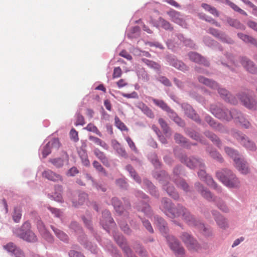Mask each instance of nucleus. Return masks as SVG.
Segmentation results:
<instances>
[{
	"mask_svg": "<svg viewBox=\"0 0 257 257\" xmlns=\"http://www.w3.org/2000/svg\"><path fill=\"white\" fill-rule=\"evenodd\" d=\"M161 209L169 217L173 218H181L189 225L197 227L203 233L206 232L207 228L205 227L204 224L196 221L188 210L183 207L178 206L176 208H172L171 202L169 199L166 198L163 199Z\"/></svg>",
	"mask_w": 257,
	"mask_h": 257,
	"instance_id": "nucleus-1",
	"label": "nucleus"
},
{
	"mask_svg": "<svg viewBox=\"0 0 257 257\" xmlns=\"http://www.w3.org/2000/svg\"><path fill=\"white\" fill-rule=\"evenodd\" d=\"M217 178L226 187L228 188H238L240 185V182L231 171L223 170L218 171L216 173Z\"/></svg>",
	"mask_w": 257,
	"mask_h": 257,
	"instance_id": "nucleus-2",
	"label": "nucleus"
},
{
	"mask_svg": "<svg viewBox=\"0 0 257 257\" xmlns=\"http://www.w3.org/2000/svg\"><path fill=\"white\" fill-rule=\"evenodd\" d=\"M198 80L200 83L209 87L211 89H217L220 96L225 101H228L233 104L237 103V100L230 94H229L226 89L220 88L218 84L215 81H212L208 78L201 76L198 77Z\"/></svg>",
	"mask_w": 257,
	"mask_h": 257,
	"instance_id": "nucleus-3",
	"label": "nucleus"
},
{
	"mask_svg": "<svg viewBox=\"0 0 257 257\" xmlns=\"http://www.w3.org/2000/svg\"><path fill=\"white\" fill-rule=\"evenodd\" d=\"M31 225L29 221L25 222L21 228L13 230L14 234L20 238L28 242H35L37 238L35 233L31 230Z\"/></svg>",
	"mask_w": 257,
	"mask_h": 257,
	"instance_id": "nucleus-4",
	"label": "nucleus"
},
{
	"mask_svg": "<svg viewBox=\"0 0 257 257\" xmlns=\"http://www.w3.org/2000/svg\"><path fill=\"white\" fill-rule=\"evenodd\" d=\"M210 110L215 117L226 121H229L233 119L236 111L235 110H229L226 108L215 104L211 105Z\"/></svg>",
	"mask_w": 257,
	"mask_h": 257,
	"instance_id": "nucleus-5",
	"label": "nucleus"
},
{
	"mask_svg": "<svg viewBox=\"0 0 257 257\" xmlns=\"http://www.w3.org/2000/svg\"><path fill=\"white\" fill-rule=\"evenodd\" d=\"M170 248L173 250L177 257H185V251L179 241L173 236H167Z\"/></svg>",
	"mask_w": 257,
	"mask_h": 257,
	"instance_id": "nucleus-6",
	"label": "nucleus"
},
{
	"mask_svg": "<svg viewBox=\"0 0 257 257\" xmlns=\"http://www.w3.org/2000/svg\"><path fill=\"white\" fill-rule=\"evenodd\" d=\"M231 135L247 149L250 151L256 150L255 144L249 140L244 135L236 130L231 131Z\"/></svg>",
	"mask_w": 257,
	"mask_h": 257,
	"instance_id": "nucleus-7",
	"label": "nucleus"
},
{
	"mask_svg": "<svg viewBox=\"0 0 257 257\" xmlns=\"http://www.w3.org/2000/svg\"><path fill=\"white\" fill-rule=\"evenodd\" d=\"M180 238L189 250L197 251L200 248V245L197 241L189 233L187 232L182 233L180 236Z\"/></svg>",
	"mask_w": 257,
	"mask_h": 257,
	"instance_id": "nucleus-8",
	"label": "nucleus"
},
{
	"mask_svg": "<svg viewBox=\"0 0 257 257\" xmlns=\"http://www.w3.org/2000/svg\"><path fill=\"white\" fill-rule=\"evenodd\" d=\"M181 161L185 163L186 165L190 168L204 167V164L200 160L193 157L187 158L186 157H183L181 158Z\"/></svg>",
	"mask_w": 257,
	"mask_h": 257,
	"instance_id": "nucleus-9",
	"label": "nucleus"
},
{
	"mask_svg": "<svg viewBox=\"0 0 257 257\" xmlns=\"http://www.w3.org/2000/svg\"><path fill=\"white\" fill-rule=\"evenodd\" d=\"M42 176L43 178L53 182H62V177L50 169H47L42 172Z\"/></svg>",
	"mask_w": 257,
	"mask_h": 257,
	"instance_id": "nucleus-10",
	"label": "nucleus"
},
{
	"mask_svg": "<svg viewBox=\"0 0 257 257\" xmlns=\"http://www.w3.org/2000/svg\"><path fill=\"white\" fill-rule=\"evenodd\" d=\"M198 175L200 178L205 181L209 186L218 191H220L213 179L210 176L206 175V172L204 170L200 169L198 172Z\"/></svg>",
	"mask_w": 257,
	"mask_h": 257,
	"instance_id": "nucleus-11",
	"label": "nucleus"
},
{
	"mask_svg": "<svg viewBox=\"0 0 257 257\" xmlns=\"http://www.w3.org/2000/svg\"><path fill=\"white\" fill-rule=\"evenodd\" d=\"M167 14L170 18L171 20L174 23L181 26H185L186 24L182 16L180 13L175 11L171 10L167 12Z\"/></svg>",
	"mask_w": 257,
	"mask_h": 257,
	"instance_id": "nucleus-12",
	"label": "nucleus"
},
{
	"mask_svg": "<svg viewBox=\"0 0 257 257\" xmlns=\"http://www.w3.org/2000/svg\"><path fill=\"white\" fill-rule=\"evenodd\" d=\"M236 169L242 174H247L249 173L250 169L247 162L242 158H238L235 162Z\"/></svg>",
	"mask_w": 257,
	"mask_h": 257,
	"instance_id": "nucleus-13",
	"label": "nucleus"
},
{
	"mask_svg": "<svg viewBox=\"0 0 257 257\" xmlns=\"http://www.w3.org/2000/svg\"><path fill=\"white\" fill-rule=\"evenodd\" d=\"M182 107L184 109L185 114L188 117L198 123H200L201 119H200L199 116L195 112V110L193 109L191 106L188 104H184L182 105Z\"/></svg>",
	"mask_w": 257,
	"mask_h": 257,
	"instance_id": "nucleus-14",
	"label": "nucleus"
},
{
	"mask_svg": "<svg viewBox=\"0 0 257 257\" xmlns=\"http://www.w3.org/2000/svg\"><path fill=\"white\" fill-rule=\"evenodd\" d=\"M114 237L117 243L120 245V246L122 248L125 253L126 254L127 257H136L132 253V251L129 247L125 244L124 238L122 236L115 235Z\"/></svg>",
	"mask_w": 257,
	"mask_h": 257,
	"instance_id": "nucleus-15",
	"label": "nucleus"
},
{
	"mask_svg": "<svg viewBox=\"0 0 257 257\" xmlns=\"http://www.w3.org/2000/svg\"><path fill=\"white\" fill-rule=\"evenodd\" d=\"M100 223L105 229H106V227L113 225V219L108 210H105L102 212V218L100 220Z\"/></svg>",
	"mask_w": 257,
	"mask_h": 257,
	"instance_id": "nucleus-16",
	"label": "nucleus"
},
{
	"mask_svg": "<svg viewBox=\"0 0 257 257\" xmlns=\"http://www.w3.org/2000/svg\"><path fill=\"white\" fill-rule=\"evenodd\" d=\"M4 248L8 251L13 253L16 255V257L24 256L23 252L20 248H17L12 242H9L4 245Z\"/></svg>",
	"mask_w": 257,
	"mask_h": 257,
	"instance_id": "nucleus-17",
	"label": "nucleus"
},
{
	"mask_svg": "<svg viewBox=\"0 0 257 257\" xmlns=\"http://www.w3.org/2000/svg\"><path fill=\"white\" fill-rule=\"evenodd\" d=\"M240 62L246 70L250 73L252 74L257 73V67L255 66L252 62L247 60V58H242Z\"/></svg>",
	"mask_w": 257,
	"mask_h": 257,
	"instance_id": "nucleus-18",
	"label": "nucleus"
},
{
	"mask_svg": "<svg viewBox=\"0 0 257 257\" xmlns=\"http://www.w3.org/2000/svg\"><path fill=\"white\" fill-rule=\"evenodd\" d=\"M188 56L190 60L199 64H202L205 66H208L209 63L202 57L199 54L195 52H190L188 53Z\"/></svg>",
	"mask_w": 257,
	"mask_h": 257,
	"instance_id": "nucleus-19",
	"label": "nucleus"
},
{
	"mask_svg": "<svg viewBox=\"0 0 257 257\" xmlns=\"http://www.w3.org/2000/svg\"><path fill=\"white\" fill-rule=\"evenodd\" d=\"M233 118L235 119L236 122H239L240 125L246 128L249 127L250 126V122L245 119L242 113L237 111H236Z\"/></svg>",
	"mask_w": 257,
	"mask_h": 257,
	"instance_id": "nucleus-20",
	"label": "nucleus"
},
{
	"mask_svg": "<svg viewBox=\"0 0 257 257\" xmlns=\"http://www.w3.org/2000/svg\"><path fill=\"white\" fill-rule=\"evenodd\" d=\"M241 102L247 108L250 109H257V102L252 99H250L247 95L240 98Z\"/></svg>",
	"mask_w": 257,
	"mask_h": 257,
	"instance_id": "nucleus-21",
	"label": "nucleus"
},
{
	"mask_svg": "<svg viewBox=\"0 0 257 257\" xmlns=\"http://www.w3.org/2000/svg\"><path fill=\"white\" fill-rule=\"evenodd\" d=\"M37 228L42 235L49 241L52 240L51 236L48 232L44 223L41 220H38L37 223Z\"/></svg>",
	"mask_w": 257,
	"mask_h": 257,
	"instance_id": "nucleus-22",
	"label": "nucleus"
},
{
	"mask_svg": "<svg viewBox=\"0 0 257 257\" xmlns=\"http://www.w3.org/2000/svg\"><path fill=\"white\" fill-rule=\"evenodd\" d=\"M169 63L172 66L183 72L188 70V67H187L184 63L178 60L171 59L169 60Z\"/></svg>",
	"mask_w": 257,
	"mask_h": 257,
	"instance_id": "nucleus-23",
	"label": "nucleus"
},
{
	"mask_svg": "<svg viewBox=\"0 0 257 257\" xmlns=\"http://www.w3.org/2000/svg\"><path fill=\"white\" fill-rule=\"evenodd\" d=\"M152 100L155 105L159 106L163 110L167 111L169 113H171L175 115V112L168 106V105L163 100L157 99L155 98H152Z\"/></svg>",
	"mask_w": 257,
	"mask_h": 257,
	"instance_id": "nucleus-24",
	"label": "nucleus"
},
{
	"mask_svg": "<svg viewBox=\"0 0 257 257\" xmlns=\"http://www.w3.org/2000/svg\"><path fill=\"white\" fill-rule=\"evenodd\" d=\"M205 120L210 125V126L219 132H223L224 131V127L219 123H217L215 120L210 116L207 115L205 117Z\"/></svg>",
	"mask_w": 257,
	"mask_h": 257,
	"instance_id": "nucleus-25",
	"label": "nucleus"
},
{
	"mask_svg": "<svg viewBox=\"0 0 257 257\" xmlns=\"http://www.w3.org/2000/svg\"><path fill=\"white\" fill-rule=\"evenodd\" d=\"M215 220L218 225L222 228H225L227 226V222L225 219L216 211L213 212Z\"/></svg>",
	"mask_w": 257,
	"mask_h": 257,
	"instance_id": "nucleus-26",
	"label": "nucleus"
},
{
	"mask_svg": "<svg viewBox=\"0 0 257 257\" xmlns=\"http://www.w3.org/2000/svg\"><path fill=\"white\" fill-rule=\"evenodd\" d=\"M94 153L95 155L97 157L98 159L100 160V161L103 163L104 165H105L106 167L109 166V162L108 161V160L103 152L100 151L98 149H95L94 150Z\"/></svg>",
	"mask_w": 257,
	"mask_h": 257,
	"instance_id": "nucleus-27",
	"label": "nucleus"
},
{
	"mask_svg": "<svg viewBox=\"0 0 257 257\" xmlns=\"http://www.w3.org/2000/svg\"><path fill=\"white\" fill-rule=\"evenodd\" d=\"M196 188L197 190L200 192L201 195L206 199L211 201L212 200V195L210 191L207 189H204V187L199 183L196 184Z\"/></svg>",
	"mask_w": 257,
	"mask_h": 257,
	"instance_id": "nucleus-28",
	"label": "nucleus"
},
{
	"mask_svg": "<svg viewBox=\"0 0 257 257\" xmlns=\"http://www.w3.org/2000/svg\"><path fill=\"white\" fill-rule=\"evenodd\" d=\"M156 26L157 27H161L166 30L172 31L173 30V27L172 26L171 24L162 17L159 18L158 24Z\"/></svg>",
	"mask_w": 257,
	"mask_h": 257,
	"instance_id": "nucleus-29",
	"label": "nucleus"
},
{
	"mask_svg": "<svg viewBox=\"0 0 257 257\" xmlns=\"http://www.w3.org/2000/svg\"><path fill=\"white\" fill-rule=\"evenodd\" d=\"M156 221L157 226L160 232L162 233L166 234L168 231V228L166 226V223L165 220L161 217H157Z\"/></svg>",
	"mask_w": 257,
	"mask_h": 257,
	"instance_id": "nucleus-30",
	"label": "nucleus"
},
{
	"mask_svg": "<svg viewBox=\"0 0 257 257\" xmlns=\"http://www.w3.org/2000/svg\"><path fill=\"white\" fill-rule=\"evenodd\" d=\"M89 140L91 141H92L96 145L101 147L105 150H107L108 148V146L107 144L104 141L101 140L98 138L93 136H90L89 137Z\"/></svg>",
	"mask_w": 257,
	"mask_h": 257,
	"instance_id": "nucleus-31",
	"label": "nucleus"
},
{
	"mask_svg": "<svg viewBox=\"0 0 257 257\" xmlns=\"http://www.w3.org/2000/svg\"><path fill=\"white\" fill-rule=\"evenodd\" d=\"M224 150L226 153L233 159L234 162L238 160V158H241L239 154L235 150L229 147L225 148Z\"/></svg>",
	"mask_w": 257,
	"mask_h": 257,
	"instance_id": "nucleus-32",
	"label": "nucleus"
},
{
	"mask_svg": "<svg viewBox=\"0 0 257 257\" xmlns=\"http://www.w3.org/2000/svg\"><path fill=\"white\" fill-rule=\"evenodd\" d=\"M238 37L245 43H250L257 46V40L253 38L242 33H238Z\"/></svg>",
	"mask_w": 257,
	"mask_h": 257,
	"instance_id": "nucleus-33",
	"label": "nucleus"
},
{
	"mask_svg": "<svg viewBox=\"0 0 257 257\" xmlns=\"http://www.w3.org/2000/svg\"><path fill=\"white\" fill-rule=\"evenodd\" d=\"M205 136L209 138L215 145L220 147L221 142L219 138L214 134L210 132H206Z\"/></svg>",
	"mask_w": 257,
	"mask_h": 257,
	"instance_id": "nucleus-34",
	"label": "nucleus"
},
{
	"mask_svg": "<svg viewBox=\"0 0 257 257\" xmlns=\"http://www.w3.org/2000/svg\"><path fill=\"white\" fill-rule=\"evenodd\" d=\"M113 148L119 155L124 158L127 157V154L126 151L119 143L116 142L113 144Z\"/></svg>",
	"mask_w": 257,
	"mask_h": 257,
	"instance_id": "nucleus-35",
	"label": "nucleus"
},
{
	"mask_svg": "<svg viewBox=\"0 0 257 257\" xmlns=\"http://www.w3.org/2000/svg\"><path fill=\"white\" fill-rule=\"evenodd\" d=\"M87 200V195L85 193H80L78 196V202L73 201V205L75 207H78L79 205L83 204Z\"/></svg>",
	"mask_w": 257,
	"mask_h": 257,
	"instance_id": "nucleus-36",
	"label": "nucleus"
},
{
	"mask_svg": "<svg viewBox=\"0 0 257 257\" xmlns=\"http://www.w3.org/2000/svg\"><path fill=\"white\" fill-rule=\"evenodd\" d=\"M52 229L53 230L55 234L57 237L63 241H66L68 240V236L64 232L61 230L55 228L54 226H51Z\"/></svg>",
	"mask_w": 257,
	"mask_h": 257,
	"instance_id": "nucleus-37",
	"label": "nucleus"
},
{
	"mask_svg": "<svg viewBox=\"0 0 257 257\" xmlns=\"http://www.w3.org/2000/svg\"><path fill=\"white\" fill-rule=\"evenodd\" d=\"M112 203L114 206L115 211L119 214H121L123 212V207L120 205L119 201L116 198H113L112 199Z\"/></svg>",
	"mask_w": 257,
	"mask_h": 257,
	"instance_id": "nucleus-38",
	"label": "nucleus"
},
{
	"mask_svg": "<svg viewBox=\"0 0 257 257\" xmlns=\"http://www.w3.org/2000/svg\"><path fill=\"white\" fill-rule=\"evenodd\" d=\"M139 108L142 109L145 114H146L149 117L152 118L154 115L151 109H150L146 105L143 103H139Z\"/></svg>",
	"mask_w": 257,
	"mask_h": 257,
	"instance_id": "nucleus-39",
	"label": "nucleus"
},
{
	"mask_svg": "<svg viewBox=\"0 0 257 257\" xmlns=\"http://www.w3.org/2000/svg\"><path fill=\"white\" fill-rule=\"evenodd\" d=\"M142 60L144 63H145L147 66H148L150 68H153L157 70H159L160 69V65L154 61L149 60L145 58L142 59Z\"/></svg>",
	"mask_w": 257,
	"mask_h": 257,
	"instance_id": "nucleus-40",
	"label": "nucleus"
},
{
	"mask_svg": "<svg viewBox=\"0 0 257 257\" xmlns=\"http://www.w3.org/2000/svg\"><path fill=\"white\" fill-rule=\"evenodd\" d=\"M84 129L86 130L89 132H91L94 133H95L99 137H102V134L101 133V132L98 130L97 127L93 123H90L88 124L84 128Z\"/></svg>",
	"mask_w": 257,
	"mask_h": 257,
	"instance_id": "nucleus-41",
	"label": "nucleus"
},
{
	"mask_svg": "<svg viewBox=\"0 0 257 257\" xmlns=\"http://www.w3.org/2000/svg\"><path fill=\"white\" fill-rule=\"evenodd\" d=\"M207 151L209 152L210 156L213 158L214 159H215L217 161L219 162H222L223 161V158L221 157V156L215 150H211V149L208 148L207 149Z\"/></svg>",
	"mask_w": 257,
	"mask_h": 257,
	"instance_id": "nucleus-42",
	"label": "nucleus"
},
{
	"mask_svg": "<svg viewBox=\"0 0 257 257\" xmlns=\"http://www.w3.org/2000/svg\"><path fill=\"white\" fill-rule=\"evenodd\" d=\"M209 33L214 36L218 38L223 41H226L225 36L224 34L220 33L217 30L213 28H210L208 30Z\"/></svg>",
	"mask_w": 257,
	"mask_h": 257,
	"instance_id": "nucleus-43",
	"label": "nucleus"
},
{
	"mask_svg": "<svg viewBox=\"0 0 257 257\" xmlns=\"http://www.w3.org/2000/svg\"><path fill=\"white\" fill-rule=\"evenodd\" d=\"M126 169L129 172L132 177L138 183L141 182L140 177L138 176L136 172L134 170V168L131 165H127L126 166Z\"/></svg>",
	"mask_w": 257,
	"mask_h": 257,
	"instance_id": "nucleus-44",
	"label": "nucleus"
},
{
	"mask_svg": "<svg viewBox=\"0 0 257 257\" xmlns=\"http://www.w3.org/2000/svg\"><path fill=\"white\" fill-rule=\"evenodd\" d=\"M174 139L176 143L180 144L181 146H186L187 143L186 139L181 135L176 134L175 135Z\"/></svg>",
	"mask_w": 257,
	"mask_h": 257,
	"instance_id": "nucleus-45",
	"label": "nucleus"
},
{
	"mask_svg": "<svg viewBox=\"0 0 257 257\" xmlns=\"http://www.w3.org/2000/svg\"><path fill=\"white\" fill-rule=\"evenodd\" d=\"M76 120L75 123L76 126L83 125L85 124L84 117L80 112H77L76 114Z\"/></svg>",
	"mask_w": 257,
	"mask_h": 257,
	"instance_id": "nucleus-46",
	"label": "nucleus"
},
{
	"mask_svg": "<svg viewBox=\"0 0 257 257\" xmlns=\"http://www.w3.org/2000/svg\"><path fill=\"white\" fill-rule=\"evenodd\" d=\"M55 190H58L59 192L57 194V193H55L54 198V199L58 202H61L62 199V195L61 192L62 191V186L61 185H57L55 186Z\"/></svg>",
	"mask_w": 257,
	"mask_h": 257,
	"instance_id": "nucleus-47",
	"label": "nucleus"
},
{
	"mask_svg": "<svg viewBox=\"0 0 257 257\" xmlns=\"http://www.w3.org/2000/svg\"><path fill=\"white\" fill-rule=\"evenodd\" d=\"M49 161L58 168L62 167L64 164L63 160L60 158L50 159Z\"/></svg>",
	"mask_w": 257,
	"mask_h": 257,
	"instance_id": "nucleus-48",
	"label": "nucleus"
},
{
	"mask_svg": "<svg viewBox=\"0 0 257 257\" xmlns=\"http://www.w3.org/2000/svg\"><path fill=\"white\" fill-rule=\"evenodd\" d=\"M166 189L168 194L174 199L179 198V195L178 193L175 191L174 188L173 186H169Z\"/></svg>",
	"mask_w": 257,
	"mask_h": 257,
	"instance_id": "nucleus-49",
	"label": "nucleus"
},
{
	"mask_svg": "<svg viewBox=\"0 0 257 257\" xmlns=\"http://www.w3.org/2000/svg\"><path fill=\"white\" fill-rule=\"evenodd\" d=\"M114 120L115 125L119 129H120L121 131H128L127 127L120 120L117 116L115 117Z\"/></svg>",
	"mask_w": 257,
	"mask_h": 257,
	"instance_id": "nucleus-50",
	"label": "nucleus"
},
{
	"mask_svg": "<svg viewBox=\"0 0 257 257\" xmlns=\"http://www.w3.org/2000/svg\"><path fill=\"white\" fill-rule=\"evenodd\" d=\"M227 4L235 11L241 14H242L245 16H247V14L243 10L240 9L235 4L231 3L229 1H227Z\"/></svg>",
	"mask_w": 257,
	"mask_h": 257,
	"instance_id": "nucleus-51",
	"label": "nucleus"
},
{
	"mask_svg": "<svg viewBox=\"0 0 257 257\" xmlns=\"http://www.w3.org/2000/svg\"><path fill=\"white\" fill-rule=\"evenodd\" d=\"M229 23L230 26L235 27L237 29L240 30H244L245 27L243 25L241 24L239 22L235 20H231L229 21Z\"/></svg>",
	"mask_w": 257,
	"mask_h": 257,
	"instance_id": "nucleus-52",
	"label": "nucleus"
},
{
	"mask_svg": "<svg viewBox=\"0 0 257 257\" xmlns=\"http://www.w3.org/2000/svg\"><path fill=\"white\" fill-rule=\"evenodd\" d=\"M176 185L179 187L182 188L184 191H187L188 190V184L184 181V180L182 179H179L176 181Z\"/></svg>",
	"mask_w": 257,
	"mask_h": 257,
	"instance_id": "nucleus-53",
	"label": "nucleus"
},
{
	"mask_svg": "<svg viewBox=\"0 0 257 257\" xmlns=\"http://www.w3.org/2000/svg\"><path fill=\"white\" fill-rule=\"evenodd\" d=\"M159 124H160L162 128L163 129V132L167 134L169 132L170 128H169V126H168V124H167V123L165 122V121L163 118H159Z\"/></svg>",
	"mask_w": 257,
	"mask_h": 257,
	"instance_id": "nucleus-54",
	"label": "nucleus"
},
{
	"mask_svg": "<svg viewBox=\"0 0 257 257\" xmlns=\"http://www.w3.org/2000/svg\"><path fill=\"white\" fill-rule=\"evenodd\" d=\"M21 217L22 214L21 211L19 209H15L13 215L14 221L17 223L19 222Z\"/></svg>",
	"mask_w": 257,
	"mask_h": 257,
	"instance_id": "nucleus-55",
	"label": "nucleus"
},
{
	"mask_svg": "<svg viewBox=\"0 0 257 257\" xmlns=\"http://www.w3.org/2000/svg\"><path fill=\"white\" fill-rule=\"evenodd\" d=\"M126 141L127 142L130 148L131 149L132 151L135 152H138V149L133 142V141L131 139V138L129 137H126L125 138Z\"/></svg>",
	"mask_w": 257,
	"mask_h": 257,
	"instance_id": "nucleus-56",
	"label": "nucleus"
},
{
	"mask_svg": "<svg viewBox=\"0 0 257 257\" xmlns=\"http://www.w3.org/2000/svg\"><path fill=\"white\" fill-rule=\"evenodd\" d=\"M70 136L71 139L75 142L79 140L78 132L74 129L72 128L70 132Z\"/></svg>",
	"mask_w": 257,
	"mask_h": 257,
	"instance_id": "nucleus-57",
	"label": "nucleus"
},
{
	"mask_svg": "<svg viewBox=\"0 0 257 257\" xmlns=\"http://www.w3.org/2000/svg\"><path fill=\"white\" fill-rule=\"evenodd\" d=\"M170 117L173 119L174 121H175L180 126H183L184 122L181 119L178 117L177 114L175 113V115L173 114L169 113Z\"/></svg>",
	"mask_w": 257,
	"mask_h": 257,
	"instance_id": "nucleus-58",
	"label": "nucleus"
},
{
	"mask_svg": "<svg viewBox=\"0 0 257 257\" xmlns=\"http://www.w3.org/2000/svg\"><path fill=\"white\" fill-rule=\"evenodd\" d=\"M50 144L47 143L43 148L42 151V155L44 158H46L51 152V147L50 146Z\"/></svg>",
	"mask_w": 257,
	"mask_h": 257,
	"instance_id": "nucleus-59",
	"label": "nucleus"
},
{
	"mask_svg": "<svg viewBox=\"0 0 257 257\" xmlns=\"http://www.w3.org/2000/svg\"><path fill=\"white\" fill-rule=\"evenodd\" d=\"M93 167L99 172L103 173L105 175H106V172L104 168L101 165V164L97 161H94L93 162Z\"/></svg>",
	"mask_w": 257,
	"mask_h": 257,
	"instance_id": "nucleus-60",
	"label": "nucleus"
},
{
	"mask_svg": "<svg viewBox=\"0 0 257 257\" xmlns=\"http://www.w3.org/2000/svg\"><path fill=\"white\" fill-rule=\"evenodd\" d=\"M122 74V70L119 67L114 68L113 73L112 74L113 78H116L120 77Z\"/></svg>",
	"mask_w": 257,
	"mask_h": 257,
	"instance_id": "nucleus-61",
	"label": "nucleus"
},
{
	"mask_svg": "<svg viewBox=\"0 0 257 257\" xmlns=\"http://www.w3.org/2000/svg\"><path fill=\"white\" fill-rule=\"evenodd\" d=\"M48 144H50V146L51 148L58 149L60 147V142L58 139H54L51 141L49 142Z\"/></svg>",
	"mask_w": 257,
	"mask_h": 257,
	"instance_id": "nucleus-62",
	"label": "nucleus"
},
{
	"mask_svg": "<svg viewBox=\"0 0 257 257\" xmlns=\"http://www.w3.org/2000/svg\"><path fill=\"white\" fill-rule=\"evenodd\" d=\"M121 95L127 98H138L139 97L138 93L135 91L130 94L122 93Z\"/></svg>",
	"mask_w": 257,
	"mask_h": 257,
	"instance_id": "nucleus-63",
	"label": "nucleus"
},
{
	"mask_svg": "<svg viewBox=\"0 0 257 257\" xmlns=\"http://www.w3.org/2000/svg\"><path fill=\"white\" fill-rule=\"evenodd\" d=\"M48 209L55 216L60 217L62 216V213L59 209L51 207H48Z\"/></svg>",
	"mask_w": 257,
	"mask_h": 257,
	"instance_id": "nucleus-64",
	"label": "nucleus"
}]
</instances>
